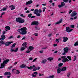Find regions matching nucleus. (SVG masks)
<instances>
[{
  "mask_svg": "<svg viewBox=\"0 0 78 78\" xmlns=\"http://www.w3.org/2000/svg\"><path fill=\"white\" fill-rule=\"evenodd\" d=\"M31 16H32V14L31 13H30L28 15V17L29 18L31 17Z\"/></svg>",
  "mask_w": 78,
  "mask_h": 78,
  "instance_id": "obj_35",
  "label": "nucleus"
},
{
  "mask_svg": "<svg viewBox=\"0 0 78 78\" xmlns=\"http://www.w3.org/2000/svg\"><path fill=\"white\" fill-rule=\"evenodd\" d=\"M29 12H30L29 10H27L26 12V13H29Z\"/></svg>",
  "mask_w": 78,
  "mask_h": 78,
  "instance_id": "obj_56",
  "label": "nucleus"
},
{
  "mask_svg": "<svg viewBox=\"0 0 78 78\" xmlns=\"http://www.w3.org/2000/svg\"><path fill=\"white\" fill-rule=\"evenodd\" d=\"M5 14V12H3L1 14V16H2V15H4V14Z\"/></svg>",
  "mask_w": 78,
  "mask_h": 78,
  "instance_id": "obj_52",
  "label": "nucleus"
},
{
  "mask_svg": "<svg viewBox=\"0 0 78 78\" xmlns=\"http://www.w3.org/2000/svg\"><path fill=\"white\" fill-rule=\"evenodd\" d=\"M26 38V37H24L23 38L21 39L22 40H25V38Z\"/></svg>",
  "mask_w": 78,
  "mask_h": 78,
  "instance_id": "obj_53",
  "label": "nucleus"
},
{
  "mask_svg": "<svg viewBox=\"0 0 78 78\" xmlns=\"http://www.w3.org/2000/svg\"><path fill=\"white\" fill-rule=\"evenodd\" d=\"M37 58H35L33 60V61L32 62H34L35 61H36V60L37 59Z\"/></svg>",
  "mask_w": 78,
  "mask_h": 78,
  "instance_id": "obj_50",
  "label": "nucleus"
},
{
  "mask_svg": "<svg viewBox=\"0 0 78 78\" xmlns=\"http://www.w3.org/2000/svg\"><path fill=\"white\" fill-rule=\"evenodd\" d=\"M66 56H63L62 57V58H63L62 60V62H69V59H68L67 58H66Z\"/></svg>",
  "mask_w": 78,
  "mask_h": 78,
  "instance_id": "obj_6",
  "label": "nucleus"
},
{
  "mask_svg": "<svg viewBox=\"0 0 78 78\" xmlns=\"http://www.w3.org/2000/svg\"><path fill=\"white\" fill-rule=\"evenodd\" d=\"M27 53H30V51L29 50V49H28L27 51L26 52Z\"/></svg>",
  "mask_w": 78,
  "mask_h": 78,
  "instance_id": "obj_45",
  "label": "nucleus"
},
{
  "mask_svg": "<svg viewBox=\"0 0 78 78\" xmlns=\"http://www.w3.org/2000/svg\"><path fill=\"white\" fill-rule=\"evenodd\" d=\"M16 43H15L12 46H11V48H12L15 47H16Z\"/></svg>",
  "mask_w": 78,
  "mask_h": 78,
  "instance_id": "obj_26",
  "label": "nucleus"
},
{
  "mask_svg": "<svg viewBox=\"0 0 78 78\" xmlns=\"http://www.w3.org/2000/svg\"><path fill=\"white\" fill-rule=\"evenodd\" d=\"M62 65H63V63H61L58 64V67H61Z\"/></svg>",
  "mask_w": 78,
  "mask_h": 78,
  "instance_id": "obj_31",
  "label": "nucleus"
},
{
  "mask_svg": "<svg viewBox=\"0 0 78 78\" xmlns=\"http://www.w3.org/2000/svg\"><path fill=\"white\" fill-rule=\"evenodd\" d=\"M35 28L37 30H40V29L38 28V27H35Z\"/></svg>",
  "mask_w": 78,
  "mask_h": 78,
  "instance_id": "obj_44",
  "label": "nucleus"
},
{
  "mask_svg": "<svg viewBox=\"0 0 78 78\" xmlns=\"http://www.w3.org/2000/svg\"><path fill=\"white\" fill-rule=\"evenodd\" d=\"M39 76H44V74H39Z\"/></svg>",
  "mask_w": 78,
  "mask_h": 78,
  "instance_id": "obj_54",
  "label": "nucleus"
},
{
  "mask_svg": "<svg viewBox=\"0 0 78 78\" xmlns=\"http://www.w3.org/2000/svg\"><path fill=\"white\" fill-rule=\"evenodd\" d=\"M47 61V60L46 59H44L42 60L41 63L42 64H45V63Z\"/></svg>",
  "mask_w": 78,
  "mask_h": 78,
  "instance_id": "obj_19",
  "label": "nucleus"
},
{
  "mask_svg": "<svg viewBox=\"0 0 78 78\" xmlns=\"http://www.w3.org/2000/svg\"><path fill=\"white\" fill-rule=\"evenodd\" d=\"M29 60H33V58H29Z\"/></svg>",
  "mask_w": 78,
  "mask_h": 78,
  "instance_id": "obj_64",
  "label": "nucleus"
},
{
  "mask_svg": "<svg viewBox=\"0 0 78 78\" xmlns=\"http://www.w3.org/2000/svg\"><path fill=\"white\" fill-rule=\"evenodd\" d=\"M32 3H33V1L30 0L26 2V5H30V4H31Z\"/></svg>",
  "mask_w": 78,
  "mask_h": 78,
  "instance_id": "obj_13",
  "label": "nucleus"
},
{
  "mask_svg": "<svg viewBox=\"0 0 78 78\" xmlns=\"http://www.w3.org/2000/svg\"><path fill=\"white\" fill-rule=\"evenodd\" d=\"M12 66H11L10 67H9L8 68V69L9 70H10V69H11V68H12Z\"/></svg>",
  "mask_w": 78,
  "mask_h": 78,
  "instance_id": "obj_58",
  "label": "nucleus"
},
{
  "mask_svg": "<svg viewBox=\"0 0 78 78\" xmlns=\"http://www.w3.org/2000/svg\"><path fill=\"white\" fill-rule=\"evenodd\" d=\"M12 41H10V42H7L5 43L4 44H5V46L6 47H8V46H9V45L11 44H12V43H13Z\"/></svg>",
  "mask_w": 78,
  "mask_h": 78,
  "instance_id": "obj_8",
  "label": "nucleus"
},
{
  "mask_svg": "<svg viewBox=\"0 0 78 78\" xmlns=\"http://www.w3.org/2000/svg\"><path fill=\"white\" fill-rule=\"evenodd\" d=\"M76 14H77V13H76L75 12H73L71 14V17H74V16H75Z\"/></svg>",
  "mask_w": 78,
  "mask_h": 78,
  "instance_id": "obj_11",
  "label": "nucleus"
},
{
  "mask_svg": "<svg viewBox=\"0 0 78 78\" xmlns=\"http://www.w3.org/2000/svg\"><path fill=\"white\" fill-rule=\"evenodd\" d=\"M63 1L64 2H65V3H67L69 0H63Z\"/></svg>",
  "mask_w": 78,
  "mask_h": 78,
  "instance_id": "obj_40",
  "label": "nucleus"
},
{
  "mask_svg": "<svg viewBox=\"0 0 78 78\" xmlns=\"http://www.w3.org/2000/svg\"><path fill=\"white\" fill-rule=\"evenodd\" d=\"M16 71L17 72L16 73V74H19V73H20V71H19V70H17Z\"/></svg>",
  "mask_w": 78,
  "mask_h": 78,
  "instance_id": "obj_43",
  "label": "nucleus"
},
{
  "mask_svg": "<svg viewBox=\"0 0 78 78\" xmlns=\"http://www.w3.org/2000/svg\"><path fill=\"white\" fill-rule=\"evenodd\" d=\"M0 44L2 45H3V44H5V41L3 40H1L0 41Z\"/></svg>",
  "mask_w": 78,
  "mask_h": 78,
  "instance_id": "obj_17",
  "label": "nucleus"
},
{
  "mask_svg": "<svg viewBox=\"0 0 78 78\" xmlns=\"http://www.w3.org/2000/svg\"><path fill=\"white\" fill-rule=\"evenodd\" d=\"M39 52H40V53H43V52H44V51H39Z\"/></svg>",
  "mask_w": 78,
  "mask_h": 78,
  "instance_id": "obj_61",
  "label": "nucleus"
},
{
  "mask_svg": "<svg viewBox=\"0 0 78 78\" xmlns=\"http://www.w3.org/2000/svg\"><path fill=\"white\" fill-rule=\"evenodd\" d=\"M34 49V48L32 46H30L29 47V50H30V51H31Z\"/></svg>",
  "mask_w": 78,
  "mask_h": 78,
  "instance_id": "obj_22",
  "label": "nucleus"
},
{
  "mask_svg": "<svg viewBox=\"0 0 78 78\" xmlns=\"http://www.w3.org/2000/svg\"><path fill=\"white\" fill-rule=\"evenodd\" d=\"M5 75H11V74L9 72H5L4 74Z\"/></svg>",
  "mask_w": 78,
  "mask_h": 78,
  "instance_id": "obj_16",
  "label": "nucleus"
},
{
  "mask_svg": "<svg viewBox=\"0 0 78 78\" xmlns=\"http://www.w3.org/2000/svg\"><path fill=\"white\" fill-rule=\"evenodd\" d=\"M36 70H37V68L36 67H35L33 69V72H34V71H36Z\"/></svg>",
  "mask_w": 78,
  "mask_h": 78,
  "instance_id": "obj_41",
  "label": "nucleus"
},
{
  "mask_svg": "<svg viewBox=\"0 0 78 78\" xmlns=\"http://www.w3.org/2000/svg\"><path fill=\"white\" fill-rule=\"evenodd\" d=\"M55 76L54 75L50 76L48 77V78H54Z\"/></svg>",
  "mask_w": 78,
  "mask_h": 78,
  "instance_id": "obj_38",
  "label": "nucleus"
},
{
  "mask_svg": "<svg viewBox=\"0 0 78 78\" xmlns=\"http://www.w3.org/2000/svg\"><path fill=\"white\" fill-rule=\"evenodd\" d=\"M74 59L73 60V61H75L76 60V56L75 55L74 57Z\"/></svg>",
  "mask_w": 78,
  "mask_h": 78,
  "instance_id": "obj_36",
  "label": "nucleus"
},
{
  "mask_svg": "<svg viewBox=\"0 0 78 78\" xmlns=\"http://www.w3.org/2000/svg\"><path fill=\"white\" fill-rule=\"evenodd\" d=\"M62 22V20H60L59 21V22H56L55 25H58V24H59V23H61Z\"/></svg>",
  "mask_w": 78,
  "mask_h": 78,
  "instance_id": "obj_23",
  "label": "nucleus"
},
{
  "mask_svg": "<svg viewBox=\"0 0 78 78\" xmlns=\"http://www.w3.org/2000/svg\"><path fill=\"white\" fill-rule=\"evenodd\" d=\"M16 21L19 23H23L25 22V20L20 17H18L16 19Z\"/></svg>",
  "mask_w": 78,
  "mask_h": 78,
  "instance_id": "obj_4",
  "label": "nucleus"
},
{
  "mask_svg": "<svg viewBox=\"0 0 78 78\" xmlns=\"http://www.w3.org/2000/svg\"><path fill=\"white\" fill-rule=\"evenodd\" d=\"M67 69L66 67H63L62 69V72H64V71H66Z\"/></svg>",
  "mask_w": 78,
  "mask_h": 78,
  "instance_id": "obj_21",
  "label": "nucleus"
},
{
  "mask_svg": "<svg viewBox=\"0 0 78 78\" xmlns=\"http://www.w3.org/2000/svg\"><path fill=\"white\" fill-rule=\"evenodd\" d=\"M70 27L72 28H75V25H71L70 26Z\"/></svg>",
  "mask_w": 78,
  "mask_h": 78,
  "instance_id": "obj_37",
  "label": "nucleus"
},
{
  "mask_svg": "<svg viewBox=\"0 0 78 78\" xmlns=\"http://www.w3.org/2000/svg\"><path fill=\"white\" fill-rule=\"evenodd\" d=\"M69 50H70V49H69L67 47H66L64 48L63 49L64 52L62 54V55H66V54L68 52Z\"/></svg>",
  "mask_w": 78,
  "mask_h": 78,
  "instance_id": "obj_5",
  "label": "nucleus"
},
{
  "mask_svg": "<svg viewBox=\"0 0 78 78\" xmlns=\"http://www.w3.org/2000/svg\"><path fill=\"white\" fill-rule=\"evenodd\" d=\"M73 30V29H72L71 30L70 29V27H67L66 28V31L67 33H70V32H71Z\"/></svg>",
  "mask_w": 78,
  "mask_h": 78,
  "instance_id": "obj_7",
  "label": "nucleus"
},
{
  "mask_svg": "<svg viewBox=\"0 0 78 78\" xmlns=\"http://www.w3.org/2000/svg\"><path fill=\"white\" fill-rule=\"evenodd\" d=\"M61 5H62V6L63 7L65 6V3L63 2H62L61 3Z\"/></svg>",
  "mask_w": 78,
  "mask_h": 78,
  "instance_id": "obj_29",
  "label": "nucleus"
},
{
  "mask_svg": "<svg viewBox=\"0 0 78 78\" xmlns=\"http://www.w3.org/2000/svg\"><path fill=\"white\" fill-rule=\"evenodd\" d=\"M1 38H2V40H4L5 39V35L3 34L2 35Z\"/></svg>",
  "mask_w": 78,
  "mask_h": 78,
  "instance_id": "obj_18",
  "label": "nucleus"
},
{
  "mask_svg": "<svg viewBox=\"0 0 78 78\" xmlns=\"http://www.w3.org/2000/svg\"><path fill=\"white\" fill-rule=\"evenodd\" d=\"M78 45V42H76L74 44V46H77Z\"/></svg>",
  "mask_w": 78,
  "mask_h": 78,
  "instance_id": "obj_39",
  "label": "nucleus"
},
{
  "mask_svg": "<svg viewBox=\"0 0 78 78\" xmlns=\"http://www.w3.org/2000/svg\"><path fill=\"white\" fill-rule=\"evenodd\" d=\"M41 69V67H37V70H39Z\"/></svg>",
  "mask_w": 78,
  "mask_h": 78,
  "instance_id": "obj_62",
  "label": "nucleus"
},
{
  "mask_svg": "<svg viewBox=\"0 0 78 78\" xmlns=\"http://www.w3.org/2000/svg\"><path fill=\"white\" fill-rule=\"evenodd\" d=\"M52 34H48V36H49V37H50V36H51V35Z\"/></svg>",
  "mask_w": 78,
  "mask_h": 78,
  "instance_id": "obj_60",
  "label": "nucleus"
},
{
  "mask_svg": "<svg viewBox=\"0 0 78 78\" xmlns=\"http://www.w3.org/2000/svg\"><path fill=\"white\" fill-rule=\"evenodd\" d=\"M9 7L12 8L11 9V10H13V9H15L16 6H15L14 5H11L9 6Z\"/></svg>",
  "mask_w": 78,
  "mask_h": 78,
  "instance_id": "obj_15",
  "label": "nucleus"
},
{
  "mask_svg": "<svg viewBox=\"0 0 78 78\" xmlns=\"http://www.w3.org/2000/svg\"><path fill=\"white\" fill-rule=\"evenodd\" d=\"M27 29L26 27H24L21 28V29L18 30L17 31L18 32H20L21 34H22V35H25V34H26L27 33Z\"/></svg>",
  "mask_w": 78,
  "mask_h": 78,
  "instance_id": "obj_1",
  "label": "nucleus"
},
{
  "mask_svg": "<svg viewBox=\"0 0 78 78\" xmlns=\"http://www.w3.org/2000/svg\"><path fill=\"white\" fill-rule=\"evenodd\" d=\"M57 45H58V44H54L53 45L54 47H55V46H57Z\"/></svg>",
  "mask_w": 78,
  "mask_h": 78,
  "instance_id": "obj_63",
  "label": "nucleus"
},
{
  "mask_svg": "<svg viewBox=\"0 0 78 78\" xmlns=\"http://www.w3.org/2000/svg\"><path fill=\"white\" fill-rule=\"evenodd\" d=\"M20 16H21V17H25V16H23V14H21Z\"/></svg>",
  "mask_w": 78,
  "mask_h": 78,
  "instance_id": "obj_46",
  "label": "nucleus"
},
{
  "mask_svg": "<svg viewBox=\"0 0 78 78\" xmlns=\"http://www.w3.org/2000/svg\"><path fill=\"white\" fill-rule=\"evenodd\" d=\"M25 47H21L20 48V51H23L24 50H25Z\"/></svg>",
  "mask_w": 78,
  "mask_h": 78,
  "instance_id": "obj_28",
  "label": "nucleus"
},
{
  "mask_svg": "<svg viewBox=\"0 0 78 78\" xmlns=\"http://www.w3.org/2000/svg\"><path fill=\"white\" fill-rule=\"evenodd\" d=\"M18 49H19V48H16L15 50H14L13 48H11V51L13 52L14 51V52H17V51H18Z\"/></svg>",
  "mask_w": 78,
  "mask_h": 78,
  "instance_id": "obj_12",
  "label": "nucleus"
},
{
  "mask_svg": "<svg viewBox=\"0 0 78 78\" xmlns=\"http://www.w3.org/2000/svg\"><path fill=\"white\" fill-rule=\"evenodd\" d=\"M34 74H35V75H37V72H34L33 73Z\"/></svg>",
  "mask_w": 78,
  "mask_h": 78,
  "instance_id": "obj_47",
  "label": "nucleus"
},
{
  "mask_svg": "<svg viewBox=\"0 0 78 78\" xmlns=\"http://www.w3.org/2000/svg\"><path fill=\"white\" fill-rule=\"evenodd\" d=\"M25 66H26V65H25L22 64L20 66V68H21V69H23V68L25 67Z\"/></svg>",
  "mask_w": 78,
  "mask_h": 78,
  "instance_id": "obj_24",
  "label": "nucleus"
},
{
  "mask_svg": "<svg viewBox=\"0 0 78 78\" xmlns=\"http://www.w3.org/2000/svg\"><path fill=\"white\" fill-rule=\"evenodd\" d=\"M67 58L69 59V61H71V60H72V59H71V57L70 56H68L67 57Z\"/></svg>",
  "mask_w": 78,
  "mask_h": 78,
  "instance_id": "obj_30",
  "label": "nucleus"
},
{
  "mask_svg": "<svg viewBox=\"0 0 78 78\" xmlns=\"http://www.w3.org/2000/svg\"><path fill=\"white\" fill-rule=\"evenodd\" d=\"M34 35H35V36H37L38 35V34L37 33H35L34 34Z\"/></svg>",
  "mask_w": 78,
  "mask_h": 78,
  "instance_id": "obj_55",
  "label": "nucleus"
},
{
  "mask_svg": "<svg viewBox=\"0 0 78 78\" xmlns=\"http://www.w3.org/2000/svg\"><path fill=\"white\" fill-rule=\"evenodd\" d=\"M42 11L41 9H39V10L37 9H36L34 11V14H36L37 16H41V14L42 13Z\"/></svg>",
  "mask_w": 78,
  "mask_h": 78,
  "instance_id": "obj_2",
  "label": "nucleus"
},
{
  "mask_svg": "<svg viewBox=\"0 0 78 78\" xmlns=\"http://www.w3.org/2000/svg\"><path fill=\"white\" fill-rule=\"evenodd\" d=\"M3 32L2 34H5V33H6V31H3Z\"/></svg>",
  "mask_w": 78,
  "mask_h": 78,
  "instance_id": "obj_59",
  "label": "nucleus"
},
{
  "mask_svg": "<svg viewBox=\"0 0 78 78\" xmlns=\"http://www.w3.org/2000/svg\"><path fill=\"white\" fill-rule=\"evenodd\" d=\"M31 76L32 77H34V78H36V75H34V74H32Z\"/></svg>",
  "mask_w": 78,
  "mask_h": 78,
  "instance_id": "obj_34",
  "label": "nucleus"
},
{
  "mask_svg": "<svg viewBox=\"0 0 78 78\" xmlns=\"http://www.w3.org/2000/svg\"><path fill=\"white\" fill-rule=\"evenodd\" d=\"M53 58L51 57H49L47 58L48 60H49L50 62H51L52 60H53Z\"/></svg>",
  "mask_w": 78,
  "mask_h": 78,
  "instance_id": "obj_25",
  "label": "nucleus"
},
{
  "mask_svg": "<svg viewBox=\"0 0 78 78\" xmlns=\"http://www.w3.org/2000/svg\"><path fill=\"white\" fill-rule=\"evenodd\" d=\"M27 45V42H24L22 44L23 46H24V47H25L26 48L27 47V46H26Z\"/></svg>",
  "mask_w": 78,
  "mask_h": 78,
  "instance_id": "obj_20",
  "label": "nucleus"
},
{
  "mask_svg": "<svg viewBox=\"0 0 78 78\" xmlns=\"http://www.w3.org/2000/svg\"><path fill=\"white\" fill-rule=\"evenodd\" d=\"M58 8H61V7H62V5H58Z\"/></svg>",
  "mask_w": 78,
  "mask_h": 78,
  "instance_id": "obj_49",
  "label": "nucleus"
},
{
  "mask_svg": "<svg viewBox=\"0 0 78 78\" xmlns=\"http://www.w3.org/2000/svg\"><path fill=\"white\" fill-rule=\"evenodd\" d=\"M70 76V73H67V76H68V77H69Z\"/></svg>",
  "mask_w": 78,
  "mask_h": 78,
  "instance_id": "obj_42",
  "label": "nucleus"
},
{
  "mask_svg": "<svg viewBox=\"0 0 78 78\" xmlns=\"http://www.w3.org/2000/svg\"><path fill=\"white\" fill-rule=\"evenodd\" d=\"M6 10V8H3V9H2L0 10V11H5Z\"/></svg>",
  "mask_w": 78,
  "mask_h": 78,
  "instance_id": "obj_33",
  "label": "nucleus"
},
{
  "mask_svg": "<svg viewBox=\"0 0 78 78\" xmlns=\"http://www.w3.org/2000/svg\"><path fill=\"white\" fill-rule=\"evenodd\" d=\"M27 68L30 70H32V69H33V68L32 66H30V67H27Z\"/></svg>",
  "mask_w": 78,
  "mask_h": 78,
  "instance_id": "obj_32",
  "label": "nucleus"
},
{
  "mask_svg": "<svg viewBox=\"0 0 78 78\" xmlns=\"http://www.w3.org/2000/svg\"><path fill=\"white\" fill-rule=\"evenodd\" d=\"M61 72H62V69L59 68H58V69H57V73H60Z\"/></svg>",
  "mask_w": 78,
  "mask_h": 78,
  "instance_id": "obj_14",
  "label": "nucleus"
},
{
  "mask_svg": "<svg viewBox=\"0 0 78 78\" xmlns=\"http://www.w3.org/2000/svg\"><path fill=\"white\" fill-rule=\"evenodd\" d=\"M31 25H39V22L37 21H34L32 22Z\"/></svg>",
  "mask_w": 78,
  "mask_h": 78,
  "instance_id": "obj_9",
  "label": "nucleus"
},
{
  "mask_svg": "<svg viewBox=\"0 0 78 78\" xmlns=\"http://www.w3.org/2000/svg\"><path fill=\"white\" fill-rule=\"evenodd\" d=\"M36 17V16H33L31 17V19H33V18H35Z\"/></svg>",
  "mask_w": 78,
  "mask_h": 78,
  "instance_id": "obj_57",
  "label": "nucleus"
},
{
  "mask_svg": "<svg viewBox=\"0 0 78 78\" xmlns=\"http://www.w3.org/2000/svg\"><path fill=\"white\" fill-rule=\"evenodd\" d=\"M55 41L57 42H59V39H56Z\"/></svg>",
  "mask_w": 78,
  "mask_h": 78,
  "instance_id": "obj_48",
  "label": "nucleus"
},
{
  "mask_svg": "<svg viewBox=\"0 0 78 78\" xmlns=\"http://www.w3.org/2000/svg\"><path fill=\"white\" fill-rule=\"evenodd\" d=\"M62 39H63V41L64 42H67V40H68V38L67 37H62Z\"/></svg>",
  "mask_w": 78,
  "mask_h": 78,
  "instance_id": "obj_10",
  "label": "nucleus"
},
{
  "mask_svg": "<svg viewBox=\"0 0 78 78\" xmlns=\"http://www.w3.org/2000/svg\"><path fill=\"white\" fill-rule=\"evenodd\" d=\"M5 28L8 30H10L11 28L9 26H6L5 27Z\"/></svg>",
  "mask_w": 78,
  "mask_h": 78,
  "instance_id": "obj_27",
  "label": "nucleus"
},
{
  "mask_svg": "<svg viewBox=\"0 0 78 78\" xmlns=\"http://www.w3.org/2000/svg\"><path fill=\"white\" fill-rule=\"evenodd\" d=\"M72 12V10H69V14H71V12Z\"/></svg>",
  "mask_w": 78,
  "mask_h": 78,
  "instance_id": "obj_51",
  "label": "nucleus"
},
{
  "mask_svg": "<svg viewBox=\"0 0 78 78\" xmlns=\"http://www.w3.org/2000/svg\"><path fill=\"white\" fill-rule=\"evenodd\" d=\"M9 59L4 61L1 64L0 69H3V68L5 67V65L7 64V62H9Z\"/></svg>",
  "mask_w": 78,
  "mask_h": 78,
  "instance_id": "obj_3",
  "label": "nucleus"
}]
</instances>
